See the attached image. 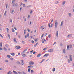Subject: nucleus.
Instances as JSON below:
<instances>
[{
  "instance_id": "f257e3e1",
  "label": "nucleus",
  "mask_w": 74,
  "mask_h": 74,
  "mask_svg": "<svg viewBox=\"0 0 74 74\" xmlns=\"http://www.w3.org/2000/svg\"><path fill=\"white\" fill-rule=\"evenodd\" d=\"M69 59H70L71 62H72L73 60V59H72V55H69Z\"/></svg>"
},
{
  "instance_id": "f03ea898",
  "label": "nucleus",
  "mask_w": 74,
  "mask_h": 74,
  "mask_svg": "<svg viewBox=\"0 0 74 74\" xmlns=\"http://www.w3.org/2000/svg\"><path fill=\"white\" fill-rule=\"evenodd\" d=\"M29 64L30 66L33 65L34 64V62L33 61H30L29 62Z\"/></svg>"
},
{
  "instance_id": "7ed1b4c3",
  "label": "nucleus",
  "mask_w": 74,
  "mask_h": 74,
  "mask_svg": "<svg viewBox=\"0 0 74 74\" xmlns=\"http://www.w3.org/2000/svg\"><path fill=\"white\" fill-rule=\"evenodd\" d=\"M58 22H56L55 24V28H57V27H58Z\"/></svg>"
},
{
  "instance_id": "20e7f679",
  "label": "nucleus",
  "mask_w": 74,
  "mask_h": 74,
  "mask_svg": "<svg viewBox=\"0 0 74 74\" xmlns=\"http://www.w3.org/2000/svg\"><path fill=\"white\" fill-rule=\"evenodd\" d=\"M15 48L16 49H19L21 48V47L19 46H17L15 47Z\"/></svg>"
},
{
  "instance_id": "39448f33",
  "label": "nucleus",
  "mask_w": 74,
  "mask_h": 74,
  "mask_svg": "<svg viewBox=\"0 0 74 74\" xmlns=\"http://www.w3.org/2000/svg\"><path fill=\"white\" fill-rule=\"evenodd\" d=\"M21 66H23V64H24V63H23V60H21Z\"/></svg>"
},
{
  "instance_id": "423d86ee",
  "label": "nucleus",
  "mask_w": 74,
  "mask_h": 74,
  "mask_svg": "<svg viewBox=\"0 0 74 74\" xmlns=\"http://www.w3.org/2000/svg\"><path fill=\"white\" fill-rule=\"evenodd\" d=\"M53 51V49H49L48 50V52H52Z\"/></svg>"
},
{
  "instance_id": "0eeeda50",
  "label": "nucleus",
  "mask_w": 74,
  "mask_h": 74,
  "mask_svg": "<svg viewBox=\"0 0 74 74\" xmlns=\"http://www.w3.org/2000/svg\"><path fill=\"white\" fill-rule=\"evenodd\" d=\"M49 56V53H47V54H45L44 56H43V57H47V56Z\"/></svg>"
},
{
  "instance_id": "6e6552de",
  "label": "nucleus",
  "mask_w": 74,
  "mask_h": 74,
  "mask_svg": "<svg viewBox=\"0 0 74 74\" xmlns=\"http://www.w3.org/2000/svg\"><path fill=\"white\" fill-rule=\"evenodd\" d=\"M56 36H57V37H59V36L58 35V31H57V32H56Z\"/></svg>"
},
{
  "instance_id": "1a4fd4ad",
  "label": "nucleus",
  "mask_w": 74,
  "mask_h": 74,
  "mask_svg": "<svg viewBox=\"0 0 74 74\" xmlns=\"http://www.w3.org/2000/svg\"><path fill=\"white\" fill-rule=\"evenodd\" d=\"M69 49H70V47L69 45L67 46V51H69Z\"/></svg>"
},
{
  "instance_id": "9d476101",
  "label": "nucleus",
  "mask_w": 74,
  "mask_h": 74,
  "mask_svg": "<svg viewBox=\"0 0 74 74\" xmlns=\"http://www.w3.org/2000/svg\"><path fill=\"white\" fill-rule=\"evenodd\" d=\"M11 55H12V56H14L15 55V53H10Z\"/></svg>"
},
{
  "instance_id": "9b49d317",
  "label": "nucleus",
  "mask_w": 74,
  "mask_h": 74,
  "mask_svg": "<svg viewBox=\"0 0 74 74\" xmlns=\"http://www.w3.org/2000/svg\"><path fill=\"white\" fill-rule=\"evenodd\" d=\"M13 72L14 74H18V73L17 72H16V71H13Z\"/></svg>"
},
{
  "instance_id": "f8f14e48",
  "label": "nucleus",
  "mask_w": 74,
  "mask_h": 74,
  "mask_svg": "<svg viewBox=\"0 0 74 74\" xmlns=\"http://www.w3.org/2000/svg\"><path fill=\"white\" fill-rule=\"evenodd\" d=\"M41 56V53H39V54H38L37 56V57H40Z\"/></svg>"
},
{
  "instance_id": "ddd939ff",
  "label": "nucleus",
  "mask_w": 74,
  "mask_h": 74,
  "mask_svg": "<svg viewBox=\"0 0 74 74\" xmlns=\"http://www.w3.org/2000/svg\"><path fill=\"white\" fill-rule=\"evenodd\" d=\"M13 40L15 42H17V41H16V39L15 38H14L13 39Z\"/></svg>"
},
{
  "instance_id": "4468645a",
  "label": "nucleus",
  "mask_w": 74,
  "mask_h": 74,
  "mask_svg": "<svg viewBox=\"0 0 74 74\" xmlns=\"http://www.w3.org/2000/svg\"><path fill=\"white\" fill-rule=\"evenodd\" d=\"M69 16L70 17H71V14L70 13H69Z\"/></svg>"
},
{
  "instance_id": "2eb2a0df",
  "label": "nucleus",
  "mask_w": 74,
  "mask_h": 74,
  "mask_svg": "<svg viewBox=\"0 0 74 74\" xmlns=\"http://www.w3.org/2000/svg\"><path fill=\"white\" fill-rule=\"evenodd\" d=\"M69 47L70 49H71V48H72V45H69Z\"/></svg>"
},
{
  "instance_id": "dca6fc26",
  "label": "nucleus",
  "mask_w": 74,
  "mask_h": 74,
  "mask_svg": "<svg viewBox=\"0 0 74 74\" xmlns=\"http://www.w3.org/2000/svg\"><path fill=\"white\" fill-rule=\"evenodd\" d=\"M63 52L64 53H66V51H65V49H64L63 50Z\"/></svg>"
},
{
  "instance_id": "f3484780",
  "label": "nucleus",
  "mask_w": 74,
  "mask_h": 74,
  "mask_svg": "<svg viewBox=\"0 0 74 74\" xmlns=\"http://www.w3.org/2000/svg\"><path fill=\"white\" fill-rule=\"evenodd\" d=\"M2 46H3V44L2 43V42H1L0 43V47H2Z\"/></svg>"
},
{
  "instance_id": "a211bd4d",
  "label": "nucleus",
  "mask_w": 74,
  "mask_h": 74,
  "mask_svg": "<svg viewBox=\"0 0 74 74\" xmlns=\"http://www.w3.org/2000/svg\"><path fill=\"white\" fill-rule=\"evenodd\" d=\"M66 3V1H64L62 3V5H64V4H65Z\"/></svg>"
},
{
  "instance_id": "6ab92c4d",
  "label": "nucleus",
  "mask_w": 74,
  "mask_h": 74,
  "mask_svg": "<svg viewBox=\"0 0 74 74\" xmlns=\"http://www.w3.org/2000/svg\"><path fill=\"white\" fill-rule=\"evenodd\" d=\"M53 71L54 72L55 71V68H53Z\"/></svg>"
},
{
  "instance_id": "aec40b11",
  "label": "nucleus",
  "mask_w": 74,
  "mask_h": 74,
  "mask_svg": "<svg viewBox=\"0 0 74 74\" xmlns=\"http://www.w3.org/2000/svg\"><path fill=\"white\" fill-rule=\"evenodd\" d=\"M33 67H34V66H32V65L30 66V69H33Z\"/></svg>"
},
{
  "instance_id": "412c9836",
  "label": "nucleus",
  "mask_w": 74,
  "mask_h": 74,
  "mask_svg": "<svg viewBox=\"0 0 74 74\" xmlns=\"http://www.w3.org/2000/svg\"><path fill=\"white\" fill-rule=\"evenodd\" d=\"M70 36H71V34H70L68 35L67 36V37L69 38V37H70Z\"/></svg>"
},
{
  "instance_id": "4be33fe9",
  "label": "nucleus",
  "mask_w": 74,
  "mask_h": 74,
  "mask_svg": "<svg viewBox=\"0 0 74 74\" xmlns=\"http://www.w3.org/2000/svg\"><path fill=\"white\" fill-rule=\"evenodd\" d=\"M7 13V11H5V13L4 14V15L5 16L6 15V13Z\"/></svg>"
},
{
  "instance_id": "5701e85b",
  "label": "nucleus",
  "mask_w": 74,
  "mask_h": 74,
  "mask_svg": "<svg viewBox=\"0 0 74 74\" xmlns=\"http://www.w3.org/2000/svg\"><path fill=\"white\" fill-rule=\"evenodd\" d=\"M22 56H23V57H25V56H26V54H23L22 55Z\"/></svg>"
},
{
  "instance_id": "b1692460",
  "label": "nucleus",
  "mask_w": 74,
  "mask_h": 74,
  "mask_svg": "<svg viewBox=\"0 0 74 74\" xmlns=\"http://www.w3.org/2000/svg\"><path fill=\"white\" fill-rule=\"evenodd\" d=\"M3 49L4 51H6L7 50V49L6 48H5L4 47V48H3Z\"/></svg>"
},
{
  "instance_id": "393cba45",
  "label": "nucleus",
  "mask_w": 74,
  "mask_h": 74,
  "mask_svg": "<svg viewBox=\"0 0 74 74\" xmlns=\"http://www.w3.org/2000/svg\"><path fill=\"white\" fill-rule=\"evenodd\" d=\"M22 73L23 74H26V72H25L23 71H22Z\"/></svg>"
},
{
  "instance_id": "a878e982",
  "label": "nucleus",
  "mask_w": 74,
  "mask_h": 74,
  "mask_svg": "<svg viewBox=\"0 0 74 74\" xmlns=\"http://www.w3.org/2000/svg\"><path fill=\"white\" fill-rule=\"evenodd\" d=\"M44 34H42V35L41 36V39H42V37H43V36H44Z\"/></svg>"
},
{
  "instance_id": "bb28decb",
  "label": "nucleus",
  "mask_w": 74,
  "mask_h": 74,
  "mask_svg": "<svg viewBox=\"0 0 74 74\" xmlns=\"http://www.w3.org/2000/svg\"><path fill=\"white\" fill-rule=\"evenodd\" d=\"M68 62L69 63H70V59H69L68 60Z\"/></svg>"
},
{
  "instance_id": "cd10ccee",
  "label": "nucleus",
  "mask_w": 74,
  "mask_h": 74,
  "mask_svg": "<svg viewBox=\"0 0 74 74\" xmlns=\"http://www.w3.org/2000/svg\"><path fill=\"white\" fill-rule=\"evenodd\" d=\"M63 25V21H62L61 23L60 26H62Z\"/></svg>"
},
{
  "instance_id": "c85d7f7f",
  "label": "nucleus",
  "mask_w": 74,
  "mask_h": 74,
  "mask_svg": "<svg viewBox=\"0 0 74 74\" xmlns=\"http://www.w3.org/2000/svg\"><path fill=\"white\" fill-rule=\"evenodd\" d=\"M7 57L8 58H10L11 57V56L9 55H8L7 56Z\"/></svg>"
},
{
  "instance_id": "c756f323",
  "label": "nucleus",
  "mask_w": 74,
  "mask_h": 74,
  "mask_svg": "<svg viewBox=\"0 0 74 74\" xmlns=\"http://www.w3.org/2000/svg\"><path fill=\"white\" fill-rule=\"evenodd\" d=\"M28 71L29 72L30 71V69L29 68L28 69Z\"/></svg>"
},
{
  "instance_id": "7c9ffc66",
  "label": "nucleus",
  "mask_w": 74,
  "mask_h": 74,
  "mask_svg": "<svg viewBox=\"0 0 74 74\" xmlns=\"http://www.w3.org/2000/svg\"><path fill=\"white\" fill-rule=\"evenodd\" d=\"M8 37L9 38V39H10V37H11V36H10V34H8Z\"/></svg>"
},
{
  "instance_id": "2f4dec72",
  "label": "nucleus",
  "mask_w": 74,
  "mask_h": 74,
  "mask_svg": "<svg viewBox=\"0 0 74 74\" xmlns=\"http://www.w3.org/2000/svg\"><path fill=\"white\" fill-rule=\"evenodd\" d=\"M8 7V4H7L6 5V9H7Z\"/></svg>"
},
{
  "instance_id": "473e14b6",
  "label": "nucleus",
  "mask_w": 74,
  "mask_h": 74,
  "mask_svg": "<svg viewBox=\"0 0 74 74\" xmlns=\"http://www.w3.org/2000/svg\"><path fill=\"white\" fill-rule=\"evenodd\" d=\"M42 43H44V40H43V39L42 40Z\"/></svg>"
},
{
  "instance_id": "72a5a7b5",
  "label": "nucleus",
  "mask_w": 74,
  "mask_h": 74,
  "mask_svg": "<svg viewBox=\"0 0 74 74\" xmlns=\"http://www.w3.org/2000/svg\"><path fill=\"white\" fill-rule=\"evenodd\" d=\"M15 2V0H12V4L13 3Z\"/></svg>"
},
{
  "instance_id": "f704fd0d",
  "label": "nucleus",
  "mask_w": 74,
  "mask_h": 74,
  "mask_svg": "<svg viewBox=\"0 0 74 74\" xmlns=\"http://www.w3.org/2000/svg\"><path fill=\"white\" fill-rule=\"evenodd\" d=\"M58 3H59V1H57L55 3V4H58Z\"/></svg>"
},
{
  "instance_id": "c9c22d12",
  "label": "nucleus",
  "mask_w": 74,
  "mask_h": 74,
  "mask_svg": "<svg viewBox=\"0 0 74 74\" xmlns=\"http://www.w3.org/2000/svg\"><path fill=\"white\" fill-rule=\"evenodd\" d=\"M18 73L19 74H22V72H20V71H18Z\"/></svg>"
},
{
  "instance_id": "e433bc0d",
  "label": "nucleus",
  "mask_w": 74,
  "mask_h": 74,
  "mask_svg": "<svg viewBox=\"0 0 74 74\" xmlns=\"http://www.w3.org/2000/svg\"><path fill=\"white\" fill-rule=\"evenodd\" d=\"M14 10H13L12 11V12H11V14H13V13H14Z\"/></svg>"
},
{
  "instance_id": "4c0bfd02",
  "label": "nucleus",
  "mask_w": 74,
  "mask_h": 74,
  "mask_svg": "<svg viewBox=\"0 0 74 74\" xmlns=\"http://www.w3.org/2000/svg\"><path fill=\"white\" fill-rule=\"evenodd\" d=\"M12 32H15V30H14V29L13 28L12 29Z\"/></svg>"
},
{
  "instance_id": "58836bf2",
  "label": "nucleus",
  "mask_w": 74,
  "mask_h": 74,
  "mask_svg": "<svg viewBox=\"0 0 74 74\" xmlns=\"http://www.w3.org/2000/svg\"><path fill=\"white\" fill-rule=\"evenodd\" d=\"M49 38H51V34H50L48 36Z\"/></svg>"
},
{
  "instance_id": "ea45409f",
  "label": "nucleus",
  "mask_w": 74,
  "mask_h": 74,
  "mask_svg": "<svg viewBox=\"0 0 74 74\" xmlns=\"http://www.w3.org/2000/svg\"><path fill=\"white\" fill-rule=\"evenodd\" d=\"M23 6L24 7H26V5H25V4H24L23 5Z\"/></svg>"
},
{
  "instance_id": "a19ab883",
  "label": "nucleus",
  "mask_w": 74,
  "mask_h": 74,
  "mask_svg": "<svg viewBox=\"0 0 74 74\" xmlns=\"http://www.w3.org/2000/svg\"><path fill=\"white\" fill-rule=\"evenodd\" d=\"M48 26L49 27H51V26H50V24L49 23Z\"/></svg>"
},
{
  "instance_id": "79ce46f5",
  "label": "nucleus",
  "mask_w": 74,
  "mask_h": 74,
  "mask_svg": "<svg viewBox=\"0 0 74 74\" xmlns=\"http://www.w3.org/2000/svg\"><path fill=\"white\" fill-rule=\"evenodd\" d=\"M10 59L11 60H14V59L12 58H10Z\"/></svg>"
},
{
  "instance_id": "37998d69",
  "label": "nucleus",
  "mask_w": 74,
  "mask_h": 74,
  "mask_svg": "<svg viewBox=\"0 0 74 74\" xmlns=\"http://www.w3.org/2000/svg\"><path fill=\"white\" fill-rule=\"evenodd\" d=\"M12 5L13 7H14L15 6V3H12Z\"/></svg>"
},
{
  "instance_id": "c03bdc74",
  "label": "nucleus",
  "mask_w": 74,
  "mask_h": 74,
  "mask_svg": "<svg viewBox=\"0 0 74 74\" xmlns=\"http://www.w3.org/2000/svg\"><path fill=\"white\" fill-rule=\"evenodd\" d=\"M3 49L1 47H0V51H2Z\"/></svg>"
},
{
  "instance_id": "a18cd8bd",
  "label": "nucleus",
  "mask_w": 74,
  "mask_h": 74,
  "mask_svg": "<svg viewBox=\"0 0 74 74\" xmlns=\"http://www.w3.org/2000/svg\"><path fill=\"white\" fill-rule=\"evenodd\" d=\"M47 49V48L46 47H45L44 49H43V50H45L46 49Z\"/></svg>"
},
{
  "instance_id": "49530a36",
  "label": "nucleus",
  "mask_w": 74,
  "mask_h": 74,
  "mask_svg": "<svg viewBox=\"0 0 74 74\" xmlns=\"http://www.w3.org/2000/svg\"><path fill=\"white\" fill-rule=\"evenodd\" d=\"M29 33L27 34V37L29 38Z\"/></svg>"
},
{
  "instance_id": "de8ad7c7",
  "label": "nucleus",
  "mask_w": 74,
  "mask_h": 74,
  "mask_svg": "<svg viewBox=\"0 0 74 74\" xmlns=\"http://www.w3.org/2000/svg\"><path fill=\"white\" fill-rule=\"evenodd\" d=\"M33 72V70H32L31 71V73H32V72Z\"/></svg>"
},
{
  "instance_id": "09e8293b",
  "label": "nucleus",
  "mask_w": 74,
  "mask_h": 74,
  "mask_svg": "<svg viewBox=\"0 0 74 74\" xmlns=\"http://www.w3.org/2000/svg\"><path fill=\"white\" fill-rule=\"evenodd\" d=\"M27 51V49H25L23 51V52H25V51Z\"/></svg>"
},
{
  "instance_id": "8fccbe9b",
  "label": "nucleus",
  "mask_w": 74,
  "mask_h": 74,
  "mask_svg": "<svg viewBox=\"0 0 74 74\" xmlns=\"http://www.w3.org/2000/svg\"><path fill=\"white\" fill-rule=\"evenodd\" d=\"M32 12H33V11L32 10H31L30 12V14H32Z\"/></svg>"
},
{
  "instance_id": "3c124183",
  "label": "nucleus",
  "mask_w": 74,
  "mask_h": 74,
  "mask_svg": "<svg viewBox=\"0 0 74 74\" xmlns=\"http://www.w3.org/2000/svg\"><path fill=\"white\" fill-rule=\"evenodd\" d=\"M17 5H18V3H16L15 5V7H16V6H17Z\"/></svg>"
},
{
  "instance_id": "603ef678",
  "label": "nucleus",
  "mask_w": 74,
  "mask_h": 74,
  "mask_svg": "<svg viewBox=\"0 0 74 74\" xmlns=\"http://www.w3.org/2000/svg\"><path fill=\"white\" fill-rule=\"evenodd\" d=\"M32 7L31 5H28L27 6V7H28V8L30 7Z\"/></svg>"
},
{
  "instance_id": "864d4df0",
  "label": "nucleus",
  "mask_w": 74,
  "mask_h": 74,
  "mask_svg": "<svg viewBox=\"0 0 74 74\" xmlns=\"http://www.w3.org/2000/svg\"><path fill=\"white\" fill-rule=\"evenodd\" d=\"M27 30L28 32H30V29H28Z\"/></svg>"
},
{
  "instance_id": "5fc2aeb1",
  "label": "nucleus",
  "mask_w": 74,
  "mask_h": 74,
  "mask_svg": "<svg viewBox=\"0 0 74 74\" xmlns=\"http://www.w3.org/2000/svg\"><path fill=\"white\" fill-rule=\"evenodd\" d=\"M60 46H63V44H62V43H61L60 44Z\"/></svg>"
},
{
  "instance_id": "6e6d98bb",
  "label": "nucleus",
  "mask_w": 74,
  "mask_h": 74,
  "mask_svg": "<svg viewBox=\"0 0 74 74\" xmlns=\"http://www.w3.org/2000/svg\"><path fill=\"white\" fill-rule=\"evenodd\" d=\"M10 22H11V23H12V19H10Z\"/></svg>"
},
{
  "instance_id": "4d7b16f0",
  "label": "nucleus",
  "mask_w": 74,
  "mask_h": 74,
  "mask_svg": "<svg viewBox=\"0 0 74 74\" xmlns=\"http://www.w3.org/2000/svg\"><path fill=\"white\" fill-rule=\"evenodd\" d=\"M34 40H35V41L36 42V41H37V39H35Z\"/></svg>"
},
{
  "instance_id": "13d9d810",
  "label": "nucleus",
  "mask_w": 74,
  "mask_h": 74,
  "mask_svg": "<svg viewBox=\"0 0 74 74\" xmlns=\"http://www.w3.org/2000/svg\"><path fill=\"white\" fill-rule=\"evenodd\" d=\"M7 32H8V30H9V29H8V28H7Z\"/></svg>"
},
{
  "instance_id": "bf43d9fd",
  "label": "nucleus",
  "mask_w": 74,
  "mask_h": 74,
  "mask_svg": "<svg viewBox=\"0 0 74 74\" xmlns=\"http://www.w3.org/2000/svg\"><path fill=\"white\" fill-rule=\"evenodd\" d=\"M0 36H1V37H2V38L3 37V36H2L1 34H0Z\"/></svg>"
},
{
  "instance_id": "052dcab7",
  "label": "nucleus",
  "mask_w": 74,
  "mask_h": 74,
  "mask_svg": "<svg viewBox=\"0 0 74 74\" xmlns=\"http://www.w3.org/2000/svg\"><path fill=\"white\" fill-rule=\"evenodd\" d=\"M37 46V45L35 44L34 45V47H36V46Z\"/></svg>"
},
{
  "instance_id": "680f3d73",
  "label": "nucleus",
  "mask_w": 74,
  "mask_h": 74,
  "mask_svg": "<svg viewBox=\"0 0 74 74\" xmlns=\"http://www.w3.org/2000/svg\"><path fill=\"white\" fill-rule=\"evenodd\" d=\"M53 25V24H52V23H51V27H52V26Z\"/></svg>"
},
{
  "instance_id": "e2e57ef3",
  "label": "nucleus",
  "mask_w": 74,
  "mask_h": 74,
  "mask_svg": "<svg viewBox=\"0 0 74 74\" xmlns=\"http://www.w3.org/2000/svg\"><path fill=\"white\" fill-rule=\"evenodd\" d=\"M25 38H27V36L26 35L25 36Z\"/></svg>"
},
{
  "instance_id": "0e129e2a",
  "label": "nucleus",
  "mask_w": 74,
  "mask_h": 74,
  "mask_svg": "<svg viewBox=\"0 0 74 74\" xmlns=\"http://www.w3.org/2000/svg\"><path fill=\"white\" fill-rule=\"evenodd\" d=\"M3 70V68H0V70Z\"/></svg>"
},
{
  "instance_id": "69168bd1",
  "label": "nucleus",
  "mask_w": 74,
  "mask_h": 74,
  "mask_svg": "<svg viewBox=\"0 0 74 74\" xmlns=\"http://www.w3.org/2000/svg\"><path fill=\"white\" fill-rule=\"evenodd\" d=\"M14 29L15 30H17V29H16V27H14Z\"/></svg>"
},
{
  "instance_id": "338daca9",
  "label": "nucleus",
  "mask_w": 74,
  "mask_h": 74,
  "mask_svg": "<svg viewBox=\"0 0 74 74\" xmlns=\"http://www.w3.org/2000/svg\"><path fill=\"white\" fill-rule=\"evenodd\" d=\"M29 25H32V21H30L29 23Z\"/></svg>"
},
{
  "instance_id": "774afa93",
  "label": "nucleus",
  "mask_w": 74,
  "mask_h": 74,
  "mask_svg": "<svg viewBox=\"0 0 74 74\" xmlns=\"http://www.w3.org/2000/svg\"><path fill=\"white\" fill-rule=\"evenodd\" d=\"M36 51H34L33 53V54H35V53H36Z\"/></svg>"
}]
</instances>
